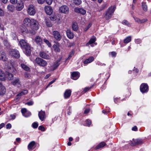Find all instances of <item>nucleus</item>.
<instances>
[{"instance_id": "1", "label": "nucleus", "mask_w": 151, "mask_h": 151, "mask_svg": "<svg viewBox=\"0 0 151 151\" xmlns=\"http://www.w3.org/2000/svg\"><path fill=\"white\" fill-rule=\"evenodd\" d=\"M23 24L25 27H30L34 31L37 30L39 28V23L36 20L26 18L23 21Z\"/></svg>"}, {"instance_id": "2", "label": "nucleus", "mask_w": 151, "mask_h": 151, "mask_svg": "<svg viewBox=\"0 0 151 151\" xmlns=\"http://www.w3.org/2000/svg\"><path fill=\"white\" fill-rule=\"evenodd\" d=\"M19 43L22 49L24 50L26 55L30 56L31 53V49L29 44L23 39L21 40Z\"/></svg>"}, {"instance_id": "3", "label": "nucleus", "mask_w": 151, "mask_h": 151, "mask_svg": "<svg viewBox=\"0 0 151 151\" xmlns=\"http://www.w3.org/2000/svg\"><path fill=\"white\" fill-rule=\"evenodd\" d=\"M116 9V7L115 6L109 7L104 14V18L106 20H109L110 19L113 15Z\"/></svg>"}, {"instance_id": "4", "label": "nucleus", "mask_w": 151, "mask_h": 151, "mask_svg": "<svg viewBox=\"0 0 151 151\" xmlns=\"http://www.w3.org/2000/svg\"><path fill=\"white\" fill-rule=\"evenodd\" d=\"M35 62L38 65L43 67L46 66L47 64L46 61L39 57L36 58Z\"/></svg>"}, {"instance_id": "5", "label": "nucleus", "mask_w": 151, "mask_h": 151, "mask_svg": "<svg viewBox=\"0 0 151 151\" xmlns=\"http://www.w3.org/2000/svg\"><path fill=\"white\" fill-rule=\"evenodd\" d=\"M9 53L12 57L19 58L20 57L19 51L16 49H11L9 51Z\"/></svg>"}, {"instance_id": "6", "label": "nucleus", "mask_w": 151, "mask_h": 151, "mask_svg": "<svg viewBox=\"0 0 151 151\" xmlns=\"http://www.w3.org/2000/svg\"><path fill=\"white\" fill-rule=\"evenodd\" d=\"M28 13L30 15H33L36 13V10L34 6L32 4L29 6L27 9Z\"/></svg>"}, {"instance_id": "7", "label": "nucleus", "mask_w": 151, "mask_h": 151, "mask_svg": "<svg viewBox=\"0 0 151 151\" xmlns=\"http://www.w3.org/2000/svg\"><path fill=\"white\" fill-rule=\"evenodd\" d=\"M51 34L53 35V37L57 41H60L62 38L61 35L58 31H54L52 32V33H51Z\"/></svg>"}, {"instance_id": "8", "label": "nucleus", "mask_w": 151, "mask_h": 151, "mask_svg": "<svg viewBox=\"0 0 151 151\" xmlns=\"http://www.w3.org/2000/svg\"><path fill=\"white\" fill-rule=\"evenodd\" d=\"M59 10L60 12L62 13L68 14L69 12V9L68 6L63 5L60 7Z\"/></svg>"}, {"instance_id": "9", "label": "nucleus", "mask_w": 151, "mask_h": 151, "mask_svg": "<svg viewBox=\"0 0 151 151\" xmlns=\"http://www.w3.org/2000/svg\"><path fill=\"white\" fill-rule=\"evenodd\" d=\"M141 91L142 93L147 92L148 90V86L147 84L143 83L141 84L140 87Z\"/></svg>"}, {"instance_id": "10", "label": "nucleus", "mask_w": 151, "mask_h": 151, "mask_svg": "<svg viewBox=\"0 0 151 151\" xmlns=\"http://www.w3.org/2000/svg\"><path fill=\"white\" fill-rule=\"evenodd\" d=\"M142 143V141L141 139H133L130 142L129 144L132 146H136L141 144Z\"/></svg>"}, {"instance_id": "11", "label": "nucleus", "mask_w": 151, "mask_h": 151, "mask_svg": "<svg viewBox=\"0 0 151 151\" xmlns=\"http://www.w3.org/2000/svg\"><path fill=\"white\" fill-rule=\"evenodd\" d=\"M35 40L37 44L39 46H41L43 43L42 38L39 36H36Z\"/></svg>"}, {"instance_id": "12", "label": "nucleus", "mask_w": 151, "mask_h": 151, "mask_svg": "<svg viewBox=\"0 0 151 151\" xmlns=\"http://www.w3.org/2000/svg\"><path fill=\"white\" fill-rule=\"evenodd\" d=\"M8 60L6 53L4 51L0 52V60L5 62Z\"/></svg>"}, {"instance_id": "13", "label": "nucleus", "mask_w": 151, "mask_h": 151, "mask_svg": "<svg viewBox=\"0 0 151 151\" xmlns=\"http://www.w3.org/2000/svg\"><path fill=\"white\" fill-rule=\"evenodd\" d=\"M80 73L77 71L72 72L71 74V78L74 80H77L80 77Z\"/></svg>"}, {"instance_id": "14", "label": "nucleus", "mask_w": 151, "mask_h": 151, "mask_svg": "<svg viewBox=\"0 0 151 151\" xmlns=\"http://www.w3.org/2000/svg\"><path fill=\"white\" fill-rule=\"evenodd\" d=\"M39 54L40 57L42 58L47 60L50 58V56L43 51L40 52Z\"/></svg>"}, {"instance_id": "15", "label": "nucleus", "mask_w": 151, "mask_h": 151, "mask_svg": "<svg viewBox=\"0 0 151 151\" xmlns=\"http://www.w3.org/2000/svg\"><path fill=\"white\" fill-rule=\"evenodd\" d=\"M6 92V89L5 87L3 85L2 83L0 82V95H4Z\"/></svg>"}, {"instance_id": "16", "label": "nucleus", "mask_w": 151, "mask_h": 151, "mask_svg": "<svg viewBox=\"0 0 151 151\" xmlns=\"http://www.w3.org/2000/svg\"><path fill=\"white\" fill-rule=\"evenodd\" d=\"M39 117L41 121H43L45 117V111H41L38 113Z\"/></svg>"}, {"instance_id": "17", "label": "nucleus", "mask_w": 151, "mask_h": 151, "mask_svg": "<svg viewBox=\"0 0 151 151\" xmlns=\"http://www.w3.org/2000/svg\"><path fill=\"white\" fill-rule=\"evenodd\" d=\"M12 84L14 86H19L21 85L19 79L18 78H15L12 82Z\"/></svg>"}, {"instance_id": "18", "label": "nucleus", "mask_w": 151, "mask_h": 151, "mask_svg": "<svg viewBox=\"0 0 151 151\" xmlns=\"http://www.w3.org/2000/svg\"><path fill=\"white\" fill-rule=\"evenodd\" d=\"M45 10L46 14L49 15H51L53 12L52 8L49 6H45Z\"/></svg>"}, {"instance_id": "19", "label": "nucleus", "mask_w": 151, "mask_h": 151, "mask_svg": "<svg viewBox=\"0 0 151 151\" xmlns=\"http://www.w3.org/2000/svg\"><path fill=\"white\" fill-rule=\"evenodd\" d=\"M36 147V143L34 141L31 142L28 146V149L29 150H32Z\"/></svg>"}, {"instance_id": "20", "label": "nucleus", "mask_w": 151, "mask_h": 151, "mask_svg": "<svg viewBox=\"0 0 151 151\" xmlns=\"http://www.w3.org/2000/svg\"><path fill=\"white\" fill-rule=\"evenodd\" d=\"M71 93V91L70 89L66 90L64 93V97L65 99H68L70 97Z\"/></svg>"}, {"instance_id": "21", "label": "nucleus", "mask_w": 151, "mask_h": 151, "mask_svg": "<svg viewBox=\"0 0 151 151\" xmlns=\"http://www.w3.org/2000/svg\"><path fill=\"white\" fill-rule=\"evenodd\" d=\"M24 7L23 3L21 1L20 3H18L16 6V10L18 11L21 10Z\"/></svg>"}, {"instance_id": "22", "label": "nucleus", "mask_w": 151, "mask_h": 151, "mask_svg": "<svg viewBox=\"0 0 151 151\" xmlns=\"http://www.w3.org/2000/svg\"><path fill=\"white\" fill-rule=\"evenodd\" d=\"M68 37L70 39H72L74 37V35L70 29H67L66 31Z\"/></svg>"}, {"instance_id": "23", "label": "nucleus", "mask_w": 151, "mask_h": 151, "mask_svg": "<svg viewBox=\"0 0 151 151\" xmlns=\"http://www.w3.org/2000/svg\"><path fill=\"white\" fill-rule=\"evenodd\" d=\"M21 112L23 116L26 117H27L31 115V113L30 112H28V114L26 115V112L27 111V109L26 108H23L21 109Z\"/></svg>"}, {"instance_id": "24", "label": "nucleus", "mask_w": 151, "mask_h": 151, "mask_svg": "<svg viewBox=\"0 0 151 151\" xmlns=\"http://www.w3.org/2000/svg\"><path fill=\"white\" fill-rule=\"evenodd\" d=\"M106 145V144L104 142H101L95 147V150H97L99 149L100 148H103Z\"/></svg>"}, {"instance_id": "25", "label": "nucleus", "mask_w": 151, "mask_h": 151, "mask_svg": "<svg viewBox=\"0 0 151 151\" xmlns=\"http://www.w3.org/2000/svg\"><path fill=\"white\" fill-rule=\"evenodd\" d=\"M94 59V58L92 56L89 57L88 59H86L83 62L85 64H86L92 62Z\"/></svg>"}, {"instance_id": "26", "label": "nucleus", "mask_w": 151, "mask_h": 151, "mask_svg": "<svg viewBox=\"0 0 151 151\" xmlns=\"http://www.w3.org/2000/svg\"><path fill=\"white\" fill-rule=\"evenodd\" d=\"M134 19L136 22L139 23H143L146 22L147 20V19H143L142 20H141L140 19L137 17H134Z\"/></svg>"}, {"instance_id": "27", "label": "nucleus", "mask_w": 151, "mask_h": 151, "mask_svg": "<svg viewBox=\"0 0 151 151\" xmlns=\"http://www.w3.org/2000/svg\"><path fill=\"white\" fill-rule=\"evenodd\" d=\"M7 9L10 12H13L15 10V7L13 5L9 4L7 6Z\"/></svg>"}, {"instance_id": "28", "label": "nucleus", "mask_w": 151, "mask_h": 151, "mask_svg": "<svg viewBox=\"0 0 151 151\" xmlns=\"http://www.w3.org/2000/svg\"><path fill=\"white\" fill-rule=\"evenodd\" d=\"M5 74L2 70H0V79L1 81L5 80Z\"/></svg>"}, {"instance_id": "29", "label": "nucleus", "mask_w": 151, "mask_h": 151, "mask_svg": "<svg viewBox=\"0 0 151 151\" xmlns=\"http://www.w3.org/2000/svg\"><path fill=\"white\" fill-rule=\"evenodd\" d=\"M96 41V38H91L89 41V42L86 44V46H88L89 45H91L93 43Z\"/></svg>"}, {"instance_id": "30", "label": "nucleus", "mask_w": 151, "mask_h": 151, "mask_svg": "<svg viewBox=\"0 0 151 151\" xmlns=\"http://www.w3.org/2000/svg\"><path fill=\"white\" fill-rule=\"evenodd\" d=\"M5 76L9 80H12L13 79V75L11 73H8Z\"/></svg>"}, {"instance_id": "31", "label": "nucleus", "mask_w": 151, "mask_h": 151, "mask_svg": "<svg viewBox=\"0 0 151 151\" xmlns=\"http://www.w3.org/2000/svg\"><path fill=\"white\" fill-rule=\"evenodd\" d=\"M59 60H57L56 62L54 63L53 65L52 66L53 70H55L60 65V63H59Z\"/></svg>"}, {"instance_id": "32", "label": "nucleus", "mask_w": 151, "mask_h": 151, "mask_svg": "<svg viewBox=\"0 0 151 151\" xmlns=\"http://www.w3.org/2000/svg\"><path fill=\"white\" fill-rule=\"evenodd\" d=\"M142 7L143 10L145 12H147V7L146 4V3L142 2Z\"/></svg>"}, {"instance_id": "33", "label": "nucleus", "mask_w": 151, "mask_h": 151, "mask_svg": "<svg viewBox=\"0 0 151 151\" xmlns=\"http://www.w3.org/2000/svg\"><path fill=\"white\" fill-rule=\"evenodd\" d=\"M28 92V91L27 90H24L22 91L20 93L18 94L17 96H20L27 94Z\"/></svg>"}, {"instance_id": "34", "label": "nucleus", "mask_w": 151, "mask_h": 151, "mask_svg": "<svg viewBox=\"0 0 151 151\" xmlns=\"http://www.w3.org/2000/svg\"><path fill=\"white\" fill-rule=\"evenodd\" d=\"M21 65L22 68L25 70L27 71H29L30 70L29 68L24 64H21Z\"/></svg>"}, {"instance_id": "35", "label": "nucleus", "mask_w": 151, "mask_h": 151, "mask_svg": "<svg viewBox=\"0 0 151 151\" xmlns=\"http://www.w3.org/2000/svg\"><path fill=\"white\" fill-rule=\"evenodd\" d=\"M72 28L73 30L76 31L78 29L77 24L76 23H73L72 24Z\"/></svg>"}, {"instance_id": "36", "label": "nucleus", "mask_w": 151, "mask_h": 151, "mask_svg": "<svg viewBox=\"0 0 151 151\" xmlns=\"http://www.w3.org/2000/svg\"><path fill=\"white\" fill-rule=\"evenodd\" d=\"M131 40V38L130 36L127 37L124 40V42L125 43H127L130 42Z\"/></svg>"}, {"instance_id": "37", "label": "nucleus", "mask_w": 151, "mask_h": 151, "mask_svg": "<svg viewBox=\"0 0 151 151\" xmlns=\"http://www.w3.org/2000/svg\"><path fill=\"white\" fill-rule=\"evenodd\" d=\"M45 23L46 25L48 27H51L52 26V23L49 20L46 19Z\"/></svg>"}, {"instance_id": "38", "label": "nucleus", "mask_w": 151, "mask_h": 151, "mask_svg": "<svg viewBox=\"0 0 151 151\" xmlns=\"http://www.w3.org/2000/svg\"><path fill=\"white\" fill-rule=\"evenodd\" d=\"M122 23L129 27L131 26L130 24L127 20H124L122 22Z\"/></svg>"}, {"instance_id": "39", "label": "nucleus", "mask_w": 151, "mask_h": 151, "mask_svg": "<svg viewBox=\"0 0 151 151\" xmlns=\"http://www.w3.org/2000/svg\"><path fill=\"white\" fill-rule=\"evenodd\" d=\"M44 42L49 47L51 46V44L49 41L46 38H44L43 39Z\"/></svg>"}, {"instance_id": "40", "label": "nucleus", "mask_w": 151, "mask_h": 151, "mask_svg": "<svg viewBox=\"0 0 151 151\" xmlns=\"http://www.w3.org/2000/svg\"><path fill=\"white\" fill-rule=\"evenodd\" d=\"M50 19L52 21H55L57 19V17L56 15H52L50 17Z\"/></svg>"}, {"instance_id": "41", "label": "nucleus", "mask_w": 151, "mask_h": 151, "mask_svg": "<svg viewBox=\"0 0 151 151\" xmlns=\"http://www.w3.org/2000/svg\"><path fill=\"white\" fill-rule=\"evenodd\" d=\"M86 123V125L88 127L90 126V125L91 124V121L89 119H87L85 121Z\"/></svg>"}, {"instance_id": "42", "label": "nucleus", "mask_w": 151, "mask_h": 151, "mask_svg": "<svg viewBox=\"0 0 151 151\" xmlns=\"http://www.w3.org/2000/svg\"><path fill=\"white\" fill-rule=\"evenodd\" d=\"M73 3L76 5H79L81 3V0H73Z\"/></svg>"}, {"instance_id": "43", "label": "nucleus", "mask_w": 151, "mask_h": 151, "mask_svg": "<svg viewBox=\"0 0 151 151\" xmlns=\"http://www.w3.org/2000/svg\"><path fill=\"white\" fill-rule=\"evenodd\" d=\"M79 13L82 15H84L86 13V11L83 9L80 8Z\"/></svg>"}, {"instance_id": "44", "label": "nucleus", "mask_w": 151, "mask_h": 151, "mask_svg": "<svg viewBox=\"0 0 151 151\" xmlns=\"http://www.w3.org/2000/svg\"><path fill=\"white\" fill-rule=\"evenodd\" d=\"M32 126L33 128H37L38 127V124L37 122H35L32 124Z\"/></svg>"}, {"instance_id": "45", "label": "nucleus", "mask_w": 151, "mask_h": 151, "mask_svg": "<svg viewBox=\"0 0 151 151\" xmlns=\"http://www.w3.org/2000/svg\"><path fill=\"white\" fill-rule=\"evenodd\" d=\"M92 87H86L84 88L83 91V93H86Z\"/></svg>"}, {"instance_id": "46", "label": "nucleus", "mask_w": 151, "mask_h": 151, "mask_svg": "<svg viewBox=\"0 0 151 151\" xmlns=\"http://www.w3.org/2000/svg\"><path fill=\"white\" fill-rule=\"evenodd\" d=\"M4 15V13L3 10L0 8V16L3 17Z\"/></svg>"}, {"instance_id": "47", "label": "nucleus", "mask_w": 151, "mask_h": 151, "mask_svg": "<svg viewBox=\"0 0 151 151\" xmlns=\"http://www.w3.org/2000/svg\"><path fill=\"white\" fill-rule=\"evenodd\" d=\"M110 55H111L112 57H115L116 55V53L115 52H112L109 53Z\"/></svg>"}, {"instance_id": "48", "label": "nucleus", "mask_w": 151, "mask_h": 151, "mask_svg": "<svg viewBox=\"0 0 151 151\" xmlns=\"http://www.w3.org/2000/svg\"><path fill=\"white\" fill-rule=\"evenodd\" d=\"M38 129L40 130H41L42 131H45V128L42 126H40L38 127Z\"/></svg>"}, {"instance_id": "49", "label": "nucleus", "mask_w": 151, "mask_h": 151, "mask_svg": "<svg viewBox=\"0 0 151 151\" xmlns=\"http://www.w3.org/2000/svg\"><path fill=\"white\" fill-rule=\"evenodd\" d=\"M108 7V5L106 4H105L103 5L102 6L101 9V10H103L104 9H105L107 8Z\"/></svg>"}, {"instance_id": "50", "label": "nucleus", "mask_w": 151, "mask_h": 151, "mask_svg": "<svg viewBox=\"0 0 151 151\" xmlns=\"http://www.w3.org/2000/svg\"><path fill=\"white\" fill-rule=\"evenodd\" d=\"M34 104V102L32 101H30L27 102L26 103V104H27L28 106H31L33 105Z\"/></svg>"}, {"instance_id": "51", "label": "nucleus", "mask_w": 151, "mask_h": 151, "mask_svg": "<svg viewBox=\"0 0 151 151\" xmlns=\"http://www.w3.org/2000/svg\"><path fill=\"white\" fill-rule=\"evenodd\" d=\"M74 52L73 51H71L69 54V56L68 58L70 59V58L72 56L74 55Z\"/></svg>"}, {"instance_id": "52", "label": "nucleus", "mask_w": 151, "mask_h": 151, "mask_svg": "<svg viewBox=\"0 0 151 151\" xmlns=\"http://www.w3.org/2000/svg\"><path fill=\"white\" fill-rule=\"evenodd\" d=\"M90 111V109L89 108L86 109L84 112V114H87Z\"/></svg>"}, {"instance_id": "53", "label": "nucleus", "mask_w": 151, "mask_h": 151, "mask_svg": "<svg viewBox=\"0 0 151 151\" xmlns=\"http://www.w3.org/2000/svg\"><path fill=\"white\" fill-rule=\"evenodd\" d=\"M80 8L78 7L75 8L74 9V11L76 13H79V11L80 10Z\"/></svg>"}, {"instance_id": "54", "label": "nucleus", "mask_w": 151, "mask_h": 151, "mask_svg": "<svg viewBox=\"0 0 151 151\" xmlns=\"http://www.w3.org/2000/svg\"><path fill=\"white\" fill-rule=\"evenodd\" d=\"M47 3L49 5L51 4L52 2V0H45Z\"/></svg>"}, {"instance_id": "55", "label": "nucleus", "mask_w": 151, "mask_h": 151, "mask_svg": "<svg viewBox=\"0 0 151 151\" xmlns=\"http://www.w3.org/2000/svg\"><path fill=\"white\" fill-rule=\"evenodd\" d=\"M22 32H25L26 33L29 32L28 29L27 28H25L23 30L22 29Z\"/></svg>"}, {"instance_id": "56", "label": "nucleus", "mask_w": 151, "mask_h": 151, "mask_svg": "<svg viewBox=\"0 0 151 151\" xmlns=\"http://www.w3.org/2000/svg\"><path fill=\"white\" fill-rule=\"evenodd\" d=\"M4 44L5 45L6 47H8L9 45V43L6 40H4Z\"/></svg>"}, {"instance_id": "57", "label": "nucleus", "mask_w": 151, "mask_h": 151, "mask_svg": "<svg viewBox=\"0 0 151 151\" xmlns=\"http://www.w3.org/2000/svg\"><path fill=\"white\" fill-rule=\"evenodd\" d=\"M6 127L7 129H10L12 127V125L8 123L6 125Z\"/></svg>"}, {"instance_id": "58", "label": "nucleus", "mask_w": 151, "mask_h": 151, "mask_svg": "<svg viewBox=\"0 0 151 151\" xmlns=\"http://www.w3.org/2000/svg\"><path fill=\"white\" fill-rule=\"evenodd\" d=\"M38 2L41 4H42L44 3L45 1V0H37Z\"/></svg>"}, {"instance_id": "59", "label": "nucleus", "mask_w": 151, "mask_h": 151, "mask_svg": "<svg viewBox=\"0 0 151 151\" xmlns=\"http://www.w3.org/2000/svg\"><path fill=\"white\" fill-rule=\"evenodd\" d=\"M11 3L13 4H15L17 3V0H10Z\"/></svg>"}, {"instance_id": "60", "label": "nucleus", "mask_w": 151, "mask_h": 151, "mask_svg": "<svg viewBox=\"0 0 151 151\" xmlns=\"http://www.w3.org/2000/svg\"><path fill=\"white\" fill-rule=\"evenodd\" d=\"M91 24L90 23L87 26L85 29H84L85 31H86L91 26Z\"/></svg>"}, {"instance_id": "61", "label": "nucleus", "mask_w": 151, "mask_h": 151, "mask_svg": "<svg viewBox=\"0 0 151 151\" xmlns=\"http://www.w3.org/2000/svg\"><path fill=\"white\" fill-rule=\"evenodd\" d=\"M132 129L133 131H136L137 130V128L136 126H135L132 128Z\"/></svg>"}, {"instance_id": "62", "label": "nucleus", "mask_w": 151, "mask_h": 151, "mask_svg": "<svg viewBox=\"0 0 151 151\" xmlns=\"http://www.w3.org/2000/svg\"><path fill=\"white\" fill-rule=\"evenodd\" d=\"M29 75L27 73H25L24 74V77L25 78H29Z\"/></svg>"}, {"instance_id": "63", "label": "nucleus", "mask_w": 151, "mask_h": 151, "mask_svg": "<svg viewBox=\"0 0 151 151\" xmlns=\"http://www.w3.org/2000/svg\"><path fill=\"white\" fill-rule=\"evenodd\" d=\"M10 117L12 119H14L16 117L15 116L14 114H12L10 115Z\"/></svg>"}, {"instance_id": "64", "label": "nucleus", "mask_w": 151, "mask_h": 151, "mask_svg": "<svg viewBox=\"0 0 151 151\" xmlns=\"http://www.w3.org/2000/svg\"><path fill=\"white\" fill-rule=\"evenodd\" d=\"M102 112L103 113H104V114H106L107 113H109V111H106V110H103L102 111Z\"/></svg>"}]
</instances>
